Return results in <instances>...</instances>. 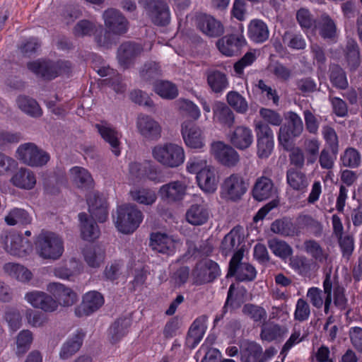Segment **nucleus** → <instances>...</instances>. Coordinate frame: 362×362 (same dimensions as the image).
Returning a JSON list of instances; mask_svg holds the SVG:
<instances>
[{"mask_svg":"<svg viewBox=\"0 0 362 362\" xmlns=\"http://www.w3.org/2000/svg\"><path fill=\"white\" fill-rule=\"evenodd\" d=\"M129 320L126 318L117 319L108 330L109 340L112 344L118 342L127 332Z\"/></svg>","mask_w":362,"mask_h":362,"instance_id":"c03bdc74","label":"nucleus"},{"mask_svg":"<svg viewBox=\"0 0 362 362\" xmlns=\"http://www.w3.org/2000/svg\"><path fill=\"white\" fill-rule=\"evenodd\" d=\"M181 133L184 141L188 147L199 149L204 146L202 130L194 122H184L182 124Z\"/></svg>","mask_w":362,"mask_h":362,"instance_id":"a211bd4d","label":"nucleus"},{"mask_svg":"<svg viewBox=\"0 0 362 362\" xmlns=\"http://www.w3.org/2000/svg\"><path fill=\"white\" fill-rule=\"evenodd\" d=\"M137 128L140 134L151 140L160 136L161 129L159 124L148 115H141L137 119Z\"/></svg>","mask_w":362,"mask_h":362,"instance_id":"bb28decb","label":"nucleus"},{"mask_svg":"<svg viewBox=\"0 0 362 362\" xmlns=\"http://www.w3.org/2000/svg\"><path fill=\"white\" fill-rule=\"evenodd\" d=\"M18 107L27 115L33 117H39L42 115V110L37 102L28 96L20 95L17 98Z\"/></svg>","mask_w":362,"mask_h":362,"instance_id":"37998d69","label":"nucleus"},{"mask_svg":"<svg viewBox=\"0 0 362 362\" xmlns=\"http://www.w3.org/2000/svg\"><path fill=\"white\" fill-rule=\"evenodd\" d=\"M4 317L13 331H16L21 327L22 317L18 309L11 307L7 308Z\"/></svg>","mask_w":362,"mask_h":362,"instance_id":"69168bd1","label":"nucleus"},{"mask_svg":"<svg viewBox=\"0 0 362 362\" xmlns=\"http://www.w3.org/2000/svg\"><path fill=\"white\" fill-rule=\"evenodd\" d=\"M4 219L6 224L11 226L17 224L27 226L31 224L32 222V217L28 212L20 208L11 209Z\"/></svg>","mask_w":362,"mask_h":362,"instance_id":"79ce46f5","label":"nucleus"},{"mask_svg":"<svg viewBox=\"0 0 362 362\" xmlns=\"http://www.w3.org/2000/svg\"><path fill=\"white\" fill-rule=\"evenodd\" d=\"M277 194V188L273 180L264 175L258 177L252 189V197L262 202L274 197Z\"/></svg>","mask_w":362,"mask_h":362,"instance_id":"412c9836","label":"nucleus"},{"mask_svg":"<svg viewBox=\"0 0 362 362\" xmlns=\"http://www.w3.org/2000/svg\"><path fill=\"white\" fill-rule=\"evenodd\" d=\"M86 262L91 267H98L104 259V252L100 247L88 248L84 251Z\"/></svg>","mask_w":362,"mask_h":362,"instance_id":"e2e57ef3","label":"nucleus"},{"mask_svg":"<svg viewBox=\"0 0 362 362\" xmlns=\"http://www.w3.org/2000/svg\"><path fill=\"white\" fill-rule=\"evenodd\" d=\"M206 76L209 88L216 95H221L229 87L227 75L223 71L216 69L208 70Z\"/></svg>","mask_w":362,"mask_h":362,"instance_id":"c85d7f7f","label":"nucleus"},{"mask_svg":"<svg viewBox=\"0 0 362 362\" xmlns=\"http://www.w3.org/2000/svg\"><path fill=\"white\" fill-rule=\"evenodd\" d=\"M36 253L44 259L57 260L64 252V241L58 234L42 230L35 240Z\"/></svg>","mask_w":362,"mask_h":362,"instance_id":"f03ea898","label":"nucleus"},{"mask_svg":"<svg viewBox=\"0 0 362 362\" xmlns=\"http://www.w3.org/2000/svg\"><path fill=\"white\" fill-rule=\"evenodd\" d=\"M254 141L252 131L245 126L236 127L230 136L231 144L239 150L248 148Z\"/></svg>","mask_w":362,"mask_h":362,"instance_id":"a878e982","label":"nucleus"},{"mask_svg":"<svg viewBox=\"0 0 362 362\" xmlns=\"http://www.w3.org/2000/svg\"><path fill=\"white\" fill-rule=\"evenodd\" d=\"M40 47V40L37 37H31L23 41L19 48L24 55L30 57L35 54Z\"/></svg>","mask_w":362,"mask_h":362,"instance_id":"774afa93","label":"nucleus"},{"mask_svg":"<svg viewBox=\"0 0 362 362\" xmlns=\"http://www.w3.org/2000/svg\"><path fill=\"white\" fill-rule=\"evenodd\" d=\"M268 246L272 252L277 257L285 260L293 254L292 247L285 241L277 238H272L268 240Z\"/></svg>","mask_w":362,"mask_h":362,"instance_id":"de8ad7c7","label":"nucleus"},{"mask_svg":"<svg viewBox=\"0 0 362 362\" xmlns=\"http://www.w3.org/2000/svg\"><path fill=\"white\" fill-rule=\"evenodd\" d=\"M244 252L243 247H241L234 253L229 263L227 276H235L240 281H252L256 278L257 271L252 264L247 262L241 263Z\"/></svg>","mask_w":362,"mask_h":362,"instance_id":"39448f33","label":"nucleus"},{"mask_svg":"<svg viewBox=\"0 0 362 362\" xmlns=\"http://www.w3.org/2000/svg\"><path fill=\"white\" fill-rule=\"evenodd\" d=\"M320 146V141L316 138L305 140L304 151L308 164H313L317 160L319 156Z\"/></svg>","mask_w":362,"mask_h":362,"instance_id":"13d9d810","label":"nucleus"},{"mask_svg":"<svg viewBox=\"0 0 362 362\" xmlns=\"http://www.w3.org/2000/svg\"><path fill=\"white\" fill-rule=\"evenodd\" d=\"M269 31L267 25L262 20H253L248 27V36L255 43L267 40Z\"/></svg>","mask_w":362,"mask_h":362,"instance_id":"2f4dec72","label":"nucleus"},{"mask_svg":"<svg viewBox=\"0 0 362 362\" xmlns=\"http://www.w3.org/2000/svg\"><path fill=\"white\" fill-rule=\"evenodd\" d=\"M245 44L246 40L243 35L230 34L218 40L216 46L223 54L232 57L239 54Z\"/></svg>","mask_w":362,"mask_h":362,"instance_id":"dca6fc26","label":"nucleus"},{"mask_svg":"<svg viewBox=\"0 0 362 362\" xmlns=\"http://www.w3.org/2000/svg\"><path fill=\"white\" fill-rule=\"evenodd\" d=\"M218 264L211 259H204L197 263L192 272L193 284L202 285L212 282L219 275Z\"/></svg>","mask_w":362,"mask_h":362,"instance_id":"1a4fd4ad","label":"nucleus"},{"mask_svg":"<svg viewBox=\"0 0 362 362\" xmlns=\"http://www.w3.org/2000/svg\"><path fill=\"white\" fill-rule=\"evenodd\" d=\"M322 134L325 141V147L324 148L330 150L334 154H338L339 143L334 129L329 125H325L322 127Z\"/></svg>","mask_w":362,"mask_h":362,"instance_id":"09e8293b","label":"nucleus"},{"mask_svg":"<svg viewBox=\"0 0 362 362\" xmlns=\"http://www.w3.org/2000/svg\"><path fill=\"white\" fill-rule=\"evenodd\" d=\"M27 67L37 77L52 81L61 75H69L71 72L72 66L69 61L39 59L28 62Z\"/></svg>","mask_w":362,"mask_h":362,"instance_id":"f257e3e1","label":"nucleus"},{"mask_svg":"<svg viewBox=\"0 0 362 362\" xmlns=\"http://www.w3.org/2000/svg\"><path fill=\"white\" fill-rule=\"evenodd\" d=\"M210 216V211L206 204L202 202L201 204H194L190 206L186 212L187 221L194 226L205 224Z\"/></svg>","mask_w":362,"mask_h":362,"instance_id":"cd10ccee","label":"nucleus"},{"mask_svg":"<svg viewBox=\"0 0 362 362\" xmlns=\"http://www.w3.org/2000/svg\"><path fill=\"white\" fill-rule=\"evenodd\" d=\"M240 242L239 230L233 228L230 233L225 235L221 245V252L227 256Z\"/></svg>","mask_w":362,"mask_h":362,"instance_id":"864d4df0","label":"nucleus"},{"mask_svg":"<svg viewBox=\"0 0 362 362\" xmlns=\"http://www.w3.org/2000/svg\"><path fill=\"white\" fill-rule=\"evenodd\" d=\"M242 362H264L263 350L261 346L255 342L247 343L240 351Z\"/></svg>","mask_w":362,"mask_h":362,"instance_id":"c9c22d12","label":"nucleus"},{"mask_svg":"<svg viewBox=\"0 0 362 362\" xmlns=\"http://www.w3.org/2000/svg\"><path fill=\"white\" fill-rule=\"evenodd\" d=\"M86 332L82 329H77L61 346L59 356L62 360H66L76 354L81 349Z\"/></svg>","mask_w":362,"mask_h":362,"instance_id":"4be33fe9","label":"nucleus"},{"mask_svg":"<svg viewBox=\"0 0 362 362\" xmlns=\"http://www.w3.org/2000/svg\"><path fill=\"white\" fill-rule=\"evenodd\" d=\"M74 182L78 188L89 189L93 187V179L90 173L85 168L74 166L70 169Z\"/></svg>","mask_w":362,"mask_h":362,"instance_id":"a19ab883","label":"nucleus"},{"mask_svg":"<svg viewBox=\"0 0 362 362\" xmlns=\"http://www.w3.org/2000/svg\"><path fill=\"white\" fill-rule=\"evenodd\" d=\"M103 17L109 32L119 35L127 32L129 22L119 11L108 8L103 13Z\"/></svg>","mask_w":362,"mask_h":362,"instance_id":"f8f14e48","label":"nucleus"},{"mask_svg":"<svg viewBox=\"0 0 362 362\" xmlns=\"http://www.w3.org/2000/svg\"><path fill=\"white\" fill-rule=\"evenodd\" d=\"M33 341V334L28 329H24L19 332L16 339V354L18 356L23 355L30 348Z\"/></svg>","mask_w":362,"mask_h":362,"instance_id":"680f3d73","label":"nucleus"},{"mask_svg":"<svg viewBox=\"0 0 362 362\" xmlns=\"http://www.w3.org/2000/svg\"><path fill=\"white\" fill-rule=\"evenodd\" d=\"M88 211L93 220L104 223L108 216V206L105 197L99 192L89 193L86 196Z\"/></svg>","mask_w":362,"mask_h":362,"instance_id":"9b49d317","label":"nucleus"},{"mask_svg":"<svg viewBox=\"0 0 362 362\" xmlns=\"http://www.w3.org/2000/svg\"><path fill=\"white\" fill-rule=\"evenodd\" d=\"M361 153L354 147H347L340 155L339 164L350 169L358 168L361 165Z\"/></svg>","mask_w":362,"mask_h":362,"instance_id":"4c0bfd02","label":"nucleus"},{"mask_svg":"<svg viewBox=\"0 0 362 362\" xmlns=\"http://www.w3.org/2000/svg\"><path fill=\"white\" fill-rule=\"evenodd\" d=\"M161 67L159 63L150 61L146 62L139 71L142 80L151 81L161 75Z\"/></svg>","mask_w":362,"mask_h":362,"instance_id":"6e6d98bb","label":"nucleus"},{"mask_svg":"<svg viewBox=\"0 0 362 362\" xmlns=\"http://www.w3.org/2000/svg\"><path fill=\"white\" fill-rule=\"evenodd\" d=\"M333 233L336 236L342 256L349 259L354 249V240L353 235L344 228H334Z\"/></svg>","mask_w":362,"mask_h":362,"instance_id":"7c9ffc66","label":"nucleus"},{"mask_svg":"<svg viewBox=\"0 0 362 362\" xmlns=\"http://www.w3.org/2000/svg\"><path fill=\"white\" fill-rule=\"evenodd\" d=\"M146 11L151 22L158 26H166L170 22V11L167 3L162 0H139Z\"/></svg>","mask_w":362,"mask_h":362,"instance_id":"423d86ee","label":"nucleus"},{"mask_svg":"<svg viewBox=\"0 0 362 362\" xmlns=\"http://www.w3.org/2000/svg\"><path fill=\"white\" fill-rule=\"evenodd\" d=\"M187 186L180 180L171 181L162 185L158 194L160 198L168 203L182 201L186 194Z\"/></svg>","mask_w":362,"mask_h":362,"instance_id":"f3484780","label":"nucleus"},{"mask_svg":"<svg viewBox=\"0 0 362 362\" xmlns=\"http://www.w3.org/2000/svg\"><path fill=\"white\" fill-rule=\"evenodd\" d=\"M242 312L255 322H261L267 318L266 310L262 307L255 304L247 303L244 305Z\"/></svg>","mask_w":362,"mask_h":362,"instance_id":"bf43d9fd","label":"nucleus"},{"mask_svg":"<svg viewBox=\"0 0 362 362\" xmlns=\"http://www.w3.org/2000/svg\"><path fill=\"white\" fill-rule=\"evenodd\" d=\"M150 245L153 250L158 252L165 253L173 246V240L165 233H152L151 235Z\"/></svg>","mask_w":362,"mask_h":362,"instance_id":"a18cd8bd","label":"nucleus"},{"mask_svg":"<svg viewBox=\"0 0 362 362\" xmlns=\"http://www.w3.org/2000/svg\"><path fill=\"white\" fill-rule=\"evenodd\" d=\"M287 332L288 329L286 326L271 324L262 329L260 336L262 339L272 341L279 337H283Z\"/></svg>","mask_w":362,"mask_h":362,"instance_id":"603ef678","label":"nucleus"},{"mask_svg":"<svg viewBox=\"0 0 362 362\" xmlns=\"http://www.w3.org/2000/svg\"><path fill=\"white\" fill-rule=\"evenodd\" d=\"M3 269L8 276L20 281L28 282L33 278L31 272L19 264L6 263L4 265Z\"/></svg>","mask_w":362,"mask_h":362,"instance_id":"58836bf2","label":"nucleus"},{"mask_svg":"<svg viewBox=\"0 0 362 362\" xmlns=\"http://www.w3.org/2000/svg\"><path fill=\"white\" fill-rule=\"evenodd\" d=\"M95 129L100 135L101 138L110 144L112 153L116 156H119L120 151V141L118 132L105 121L95 124Z\"/></svg>","mask_w":362,"mask_h":362,"instance_id":"5701e85b","label":"nucleus"},{"mask_svg":"<svg viewBox=\"0 0 362 362\" xmlns=\"http://www.w3.org/2000/svg\"><path fill=\"white\" fill-rule=\"evenodd\" d=\"M228 105L238 113H245L248 109L247 102L239 93L229 91L226 95Z\"/></svg>","mask_w":362,"mask_h":362,"instance_id":"4d7b16f0","label":"nucleus"},{"mask_svg":"<svg viewBox=\"0 0 362 362\" xmlns=\"http://www.w3.org/2000/svg\"><path fill=\"white\" fill-rule=\"evenodd\" d=\"M248 182L239 173H233L226 177L221 186L220 196L226 201L237 202L246 193Z\"/></svg>","mask_w":362,"mask_h":362,"instance_id":"20e7f679","label":"nucleus"},{"mask_svg":"<svg viewBox=\"0 0 362 362\" xmlns=\"http://www.w3.org/2000/svg\"><path fill=\"white\" fill-rule=\"evenodd\" d=\"M144 52L141 43L135 41H126L122 42L117 49V58L120 66L128 69L133 66L136 59Z\"/></svg>","mask_w":362,"mask_h":362,"instance_id":"6e6552de","label":"nucleus"},{"mask_svg":"<svg viewBox=\"0 0 362 362\" xmlns=\"http://www.w3.org/2000/svg\"><path fill=\"white\" fill-rule=\"evenodd\" d=\"M358 175L356 172L349 169L341 170V181L344 185L339 187V194L336 202V209L339 212H343L348 198V189L346 187H350L357 180Z\"/></svg>","mask_w":362,"mask_h":362,"instance_id":"b1692460","label":"nucleus"},{"mask_svg":"<svg viewBox=\"0 0 362 362\" xmlns=\"http://www.w3.org/2000/svg\"><path fill=\"white\" fill-rule=\"evenodd\" d=\"M207 319L206 315H201L191 325L185 342L186 346L189 349H194L202 339L206 329V322Z\"/></svg>","mask_w":362,"mask_h":362,"instance_id":"393cba45","label":"nucleus"},{"mask_svg":"<svg viewBox=\"0 0 362 362\" xmlns=\"http://www.w3.org/2000/svg\"><path fill=\"white\" fill-rule=\"evenodd\" d=\"M305 251L317 261L322 262L327 258V255L325 253L323 249L316 241L313 240H306L304 243Z\"/></svg>","mask_w":362,"mask_h":362,"instance_id":"0e129e2a","label":"nucleus"},{"mask_svg":"<svg viewBox=\"0 0 362 362\" xmlns=\"http://www.w3.org/2000/svg\"><path fill=\"white\" fill-rule=\"evenodd\" d=\"M284 44L291 49H304L306 42L301 34L286 31L282 36Z\"/></svg>","mask_w":362,"mask_h":362,"instance_id":"5fc2aeb1","label":"nucleus"},{"mask_svg":"<svg viewBox=\"0 0 362 362\" xmlns=\"http://www.w3.org/2000/svg\"><path fill=\"white\" fill-rule=\"evenodd\" d=\"M214 119L220 124L230 127L235 117L233 111L223 103L218 102L213 107Z\"/></svg>","mask_w":362,"mask_h":362,"instance_id":"e433bc0d","label":"nucleus"},{"mask_svg":"<svg viewBox=\"0 0 362 362\" xmlns=\"http://www.w3.org/2000/svg\"><path fill=\"white\" fill-rule=\"evenodd\" d=\"M154 91L162 98L173 100L178 95L177 86L168 81H160L155 83Z\"/></svg>","mask_w":362,"mask_h":362,"instance_id":"49530a36","label":"nucleus"},{"mask_svg":"<svg viewBox=\"0 0 362 362\" xmlns=\"http://www.w3.org/2000/svg\"><path fill=\"white\" fill-rule=\"evenodd\" d=\"M95 25L88 20L79 21L73 29L76 37L90 36L94 33Z\"/></svg>","mask_w":362,"mask_h":362,"instance_id":"338daca9","label":"nucleus"},{"mask_svg":"<svg viewBox=\"0 0 362 362\" xmlns=\"http://www.w3.org/2000/svg\"><path fill=\"white\" fill-rule=\"evenodd\" d=\"M211 152L215 158L222 165L233 167L239 161V154L230 146L222 141L214 142L211 145Z\"/></svg>","mask_w":362,"mask_h":362,"instance_id":"2eb2a0df","label":"nucleus"},{"mask_svg":"<svg viewBox=\"0 0 362 362\" xmlns=\"http://www.w3.org/2000/svg\"><path fill=\"white\" fill-rule=\"evenodd\" d=\"M136 207L130 205H122L117 207L115 219V226H134V216Z\"/></svg>","mask_w":362,"mask_h":362,"instance_id":"72a5a7b5","label":"nucleus"},{"mask_svg":"<svg viewBox=\"0 0 362 362\" xmlns=\"http://www.w3.org/2000/svg\"><path fill=\"white\" fill-rule=\"evenodd\" d=\"M47 291L54 297L58 303L64 307L74 305L77 300V296L71 288L57 282H52L47 284Z\"/></svg>","mask_w":362,"mask_h":362,"instance_id":"6ab92c4d","label":"nucleus"},{"mask_svg":"<svg viewBox=\"0 0 362 362\" xmlns=\"http://www.w3.org/2000/svg\"><path fill=\"white\" fill-rule=\"evenodd\" d=\"M196 179L199 187L206 192H214L217 188V180L214 168H207L199 172Z\"/></svg>","mask_w":362,"mask_h":362,"instance_id":"f704fd0d","label":"nucleus"},{"mask_svg":"<svg viewBox=\"0 0 362 362\" xmlns=\"http://www.w3.org/2000/svg\"><path fill=\"white\" fill-rule=\"evenodd\" d=\"M13 185L18 188L31 189L36 184L35 174L28 169L21 168L11 177Z\"/></svg>","mask_w":362,"mask_h":362,"instance_id":"473e14b6","label":"nucleus"},{"mask_svg":"<svg viewBox=\"0 0 362 362\" xmlns=\"http://www.w3.org/2000/svg\"><path fill=\"white\" fill-rule=\"evenodd\" d=\"M286 181L288 185L296 191H303L308 185L305 174L300 170L293 168L287 170Z\"/></svg>","mask_w":362,"mask_h":362,"instance_id":"ea45409f","label":"nucleus"},{"mask_svg":"<svg viewBox=\"0 0 362 362\" xmlns=\"http://www.w3.org/2000/svg\"><path fill=\"white\" fill-rule=\"evenodd\" d=\"M194 23L198 30L211 38L219 37L225 31L223 23L209 14L202 13L196 15Z\"/></svg>","mask_w":362,"mask_h":362,"instance_id":"9d476101","label":"nucleus"},{"mask_svg":"<svg viewBox=\"0 0 362 362\" xmlns=\"http://www.w3.org/2000/svg\"><path fill=\"white\" fill-rule=\"evenodd\" d=\"M25 299L33 307L47 313H52L58 308V303L53 298V296L42 291L28 292L25 294Z\"/></svg>","mask_w":362,"mask_h":362,"instance_id":"4468645a","label":"nucleus"},{"mask_svg":"<svg viewBox=\"0 0 362 362\" xmlns=\"http://www.w3.org/2000/svg\"><path fill=\"white\" fill-rule=\"evenodd\" d=\"M104 304L103 295L96 291L86 293L82 302L75 310L78 317L88 316L98 310Z\"/></svg>","mask_w":362,"mask_h":362,"instance_id":"aec40b11","label":"nucleus"},{"mask_svg":"<svg viewBox=\"0 0 362 362\" xmlns=\"http://www.w3.org/2000/svg\"><path fill=\"white\" fill-rule=\"evenodd\" d=\"M329 80L332 86L338 89L345 90L349 86L345 71L337 64L330 67Z\"/></svg>","mask_w":362,"mask_h":362,"instance_id":"8fccbe9b","label":"nucleus"},{"mask_svg":"<svg viewBox=\"0 0 362 362\" xmlns=\"http://www.w3.org/2000/svg\"><path fill=\"white\" fill-rule=\"evenodd\" d=\"M5 250L13 256L22 257L30 252L31 245L22 234L12 232L6 237Z\"/></svg>","mask_w":362,"mask_h":362,"instance_id":"ddd939ff","label":"nucleus"},{"mask_svg":"<svg viewBox=\"0 0 362 362\" xmlns=\"http://www.w3.org/2000/svg\"><path fill=\"white\" fill-rule=\"evenodd\" d=\"M16 154L18 160L32 167L42 166L49 160V155L38 148L33 143L20 145L17 148Z\"/></svg>","mask_w":362,"mask_h":362,"instance_id":"0eeeda50","label":"nucleus"},{"mask_svg":"<svg viewBox=\"0 0 362 362\" xmlns=\"http://www.w3.org/2000/svg\"><path fill=\"white\" fill-rule=\"evenodd\" d=\"M343 54L349 70L351 72L356 71L361 64V53L359 46L355 40H347L343 49Z\"/></svg>","mask_w":362,"mask_h":362,"instance_id":"c756f323","label":"nucleus"},{"mask_svg":"<svg viewBox=\"0 0 362 362\" xmlns=\"http://www.w3.org/2000/svg\"><path fill=\"white\" fill-rule=\"evenodd\" d=\"M337 33V27L334 21L328 16H322V22L320 25V35L324 39H333Z\"/></svg>","mask_w":362,"mask_h":362,"instance_id":"052dcab7","label":"nucleus"},{"mask_svg":"<svg viewBox=\"0 0 362 362\" xmlns=\"http://www.w3.org/2000/svg\"><path fill=\"white\" fill-rule=\"evenodd\" d=\"M153 156L157 161L170 168L178 167L185 160L182 147L170 143L155 146L153 149Z\"/></svg>","mask_w":362,"mask_h":362,"instance_id":"7ed1b4c3","label":"nucleus"},{"mask_svg":"<svg viewBox=\"0 0 362 362\" xmlns=\"http://www.w3.org/2000/svg\"><path fill=\"white\" fill-rule=\"evenodd\" d=\"M130 194L133 200L144 205H152L157 199L155 191L147 188L132 190Z\"/></svg>","mask_w":362,"mask_h":362,"instance_id":"3c124183","label":"nucleus"}]
</instances>
